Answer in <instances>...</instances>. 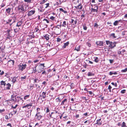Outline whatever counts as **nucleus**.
<instances>
[{
  "label": "nucleus",
  "mask_w": 127,
  "mask_h": 127,
  "mask_svg": "<svg viewBox=\"0 0 127 127\" xmlns=\"http://www.w3.org/2000/svg\"><path fill=\"white\" fill-rule=\"evenodd\" d=\"M28 6L23 3L18 7V10L20 13H24L28 9Z\"/></svg>",
  "instance_id": "1"
},
{
  "label": "nucleus",
  "mask_w": 127,
  "mask_h": 127,
  "mask_svg": "<svg viewBox=\"0 0 127 127\" xmlns=\"http://www.w3.org/2000/svg\"><path fill=\"white\" fill-rule=\"evenodd\" d=\"M106 44L107 45H109L108 47L111 48H112L116 46V42H112L109 40L106 41Z\"/></svg>",
  "instance_id": "2"
},
{
  "label": "nucleus",
  "mask_w": 127,
  "mask_h": 127,
  "mask_svg": "<svg viewBox=\"0 0 127 127\" xmlns=\"http://www.w3.org/2000/svg\"><path fill=\"white\" fill-rule=\"evenodd\" d=\"M27 66V65L26 64H20L19 65H18V67L19 69L21 71H23L24 69Z\"/></svg>",
  "instance_id": "3"
},
{
  "label": "nucleus",
  "mask_w": 127,
  "mask_h": 127,
  "mask_svg": "<svg viewBox=\"0 0 127 127\" xmlns=\"http://www.w3.org/2000/svg\"><path fill=\"white\" fill-rule=\"evenodd\" d=\"M61 25H57L55 27H53V28H55L54 30L57 32L58 33H60L61 30L60 28H61Z\"/></svg>",
  "instance_id": "4"
},
{
  "label": "nucleus",
  "mask_w": 127,
  "mask_h": 127,
  "mask_svg": "<svg viewBox=\"0 0 127 127\" xmlns=\"http://www.w3.org/2000/svg\"><path fill=\"white\" fill-rule=\"evenodd\" d=\"M104 43L103 41H97L95 42V44L97 45V47L103 46Z\"/></svg>",
  "instance_id": "5"
},
{
  "label": "nucleus",
  "mask_w": 127,
  "mask_h": 127,
  "mask_svg": "<svg viewBox=\"0 0 127 127\" xmlns=\"http://www.w3.org/2000/svg\"><path fill=\"white\" fill-rule=\"evenodd\" d=\"M46 91L43 92L41 94H40V96L42 97L44 99L46 97Z\"/></svg>",
  "instance_id": "6"
},
{
  "label": "nucleus",
  "mask_w": 127,
  "mask_h": 127,
  "mask_svg": "<svg viewBox=\"0 0 127 127\" xmlns=\"http://www.w3.org/2000/svg\"><path fill=\"white\" fill-rule=\"evenodd\" d=\"M35 12V10H31L28 12V16H29L32 15L33 14H34Z\"/></svg>",
  "instance_id": "7"
},
{
  "label": "nucleus",
  "mask_w": 127,
  "mask_h": 127,
  "mask_svg": "<svg viewBox=\"0 0 127 127\" xmlns=\"http://www.w3.org/2000/svg\"><path fill=\"white\" fill-rule=\"evenodd\" d=\"M110 37L111 38L114 39L117 38V36L115 35L114 33H112L110 35Z\"/></svg>",
  "instance_id": "8"
},
{
  "label": "nucleus",
  "mask_w": 127,
  "mask_h": 127,
  "mask_svg": "<svg viewBox=\"0 0 127 127\" xmlns=\"http://www.w3.org/2000/svg\"><path fill=\"white\" fill-rule=\"evenodd\" d=\"M32 103H30V104H27L26 105L23 106L22 107L23 108L27 107L28 109H29L30 108H28V107H29L30 106H32Z\"/></svg>",
  "instance_id": "9"
},
{
  "label": "nucleus",
  "mask_w": 127,
  "mask_h": 127,
  "mask_svg": "<svg viewBox=\"0 0 127 127\" xmlns=\"http://www.w3.org/2000/svg\"><path fill=\"white\" fill-rule=\"evenodd\" d=\"M101 119H100L97 120L96 121V124H97L98 125H101L102 124V121H101Z\"/></svg>",
  "instance_id": "10"
},
{
  "label": "nucleus",
  "mask_w": 127,
  "mask_h": 127,
  "mask_svg": "<svg viewBox=\"0 0 127 127\" xmlns=\"http://www.w3.org/2000/svg\"><path fill=\"white\" fill-rule=\"evenodd\" d=\"M67 102V99H65L63 100L62 102L61 105H64Z\"/></svg>",
  "instance_id": "11"
},
{
  "label": "nucleus",
  "mask_w": 127,
  "mask_h": 127,
  "mask_svg": "<svg viewBox=\"0 0 127 127\" xmlns=\"http://www.w3.org/2000/svg\"><path fill=\"white\" fill-rule=\"evenodd\" d=\"M69 43L68 41L64 43V45L62 46L63 48H65L69 44Z\"/></svg>",
  "instance_id": "12"
},
{
  "label": "nucleus",
  "mask_w": 127,
  "mask_h": 127,
  "mask_svg": "<svg viewBox=\"0 0 127 127\" xmlns=\"http://www.w3.org/2000/svg\"><path fill=\"white\" fill-rule=\"evenodd\" d=\"M43 37H45V38L46 39V40H48L49 38L50 35L48 34H46L45 35H44Z\"/></svg>",
  "instance_id": "13"
},
{
  "label": "nucleus",
  "mask_w": 127,
  "mask_h": 127,
  "mask_svg": "<svg viewBox=\"0 0 127 127\" xmlns=\"http://www.w3.org/2000/svg\"><path fill=\"white\" fill-rule=\"evenodd\" d=\"M75 7H76V9H81L82 8L83 6H82L81 5V4H80L78 6H75Z\"/></svg>",
  "instance_id": "14"
},
{
  "label": "nucleus",
  "mask_w": 127,
  "mask_h": 127,
  "mask_svg": "<svg viewBox=\"0 0 127 127\" xmlns=\"http://www.w3.org/2000/svg\"><path fill=\"white\" fill-rule=\"evenodd\" d=\"M95 75V73L93 72H88V76H94Z\"/></svg>",
  "instance_id": "15"
},
{
  "label": "nucleus",
  "mask_w": 127,
  "mask_h": 127,
  "mask_svg": "<svg viewBox=\"0 0 127 127\" xmlns=\"http://www.w3.org/2000/svg\"><path fill=\"white\" fill-rule=\"evenodd\" d=\"M16 98V95L14 96L13 95H12L11 96V99L9 100V101H12L14 102H16L15 100L14 99V98Z\"/></svg>",
  "instance_id": "16"
},
{
  "label": "nucleus",
  "mask_w": 127,
  "mask_h": 127,
  "mask_svg": "<svg viewBox=\"0 0 127 127\" xmlns=\"http://www.w3.org/2000/svg\"><path fill=\"white\" fill-rule=\"evenodd\" d=\"M74 50H76L77 51H79L80 50V46H76Z\"/></svg>",
  "instance_id": "17"
},
{
  "label": "nucleus",
  "mask_w": 127,
  "mask_h": 127,
  "mask_svg": "<svg viewBox=\"0 0 127 127\" xmlns=\"http://www.w3.org/2000/svg\"><path fill=\"white\" fill-rule=\"evenodd\" d=\"M22 24V21H20L18 22L16 25V26L18 27H19L21 26V25Z\"/></svg>",
  "instance_id": "18"
},
{
  "label": "nucleus",
  "mask_w": 127,
  "mask_h": 127,
  "mask_svg": "<svg viewBox=\"0 0 127 127\" xmlns=\"http://www.w3.org/2000/svg\"><path fill=\"white\" fill-rule=\"evenodd\" d=\"M6 86H7L6 87V89L7 90H9L10 89V87H11V84L9 83H8L6 84Z\"/></svg>",
  "instance_id": "19"
},
{
  "label": "nucleus",
  "mask_w": 127,
  "mask_h": 127,
  "mask_svg": "<svg viewBox=\"0 0 127 127\" xmlns=\"http://www.w3.org/2000/svg\"><path fill=\"white\" fill-rule=\"evenodd\" d=\"M117 74V73L116 72H111L110 71L109 72V74L111 75L113 74Z\"/></svg>",
  "instance_id": "20"
},
{
  "label": "nucleus",
  "mask_w": 127,
  "mask_h": 127,
  "mask_svg": "<svg viewBox=\"0 0 127 127\" xmlns=\"http://www.w3.org/2000/svg\"><path fill=\"white\" fill-rule=\"evenodd\" d=\"M59 10L61 12H63L65 14H66L67 13V12L66 11L64 10L63 8H60L59 9Z\"/></svg>",
  "instance_id": "21"
},
{
  "label": "nucleus",
  "mask_w": 127,
  "mask_h": 127,
  "mask_svg": "<svg viewBox=\"0 0 127 127\" xmlns=\"http://www.w3.org/2000/svg\"><path fill=\"white\" fill-rule=\"evenodd\" d=\"M66 26V22L65 21H63V24L61 25V26L65 27Z\"/></svg>",
  "instance_id": "22"
},
{
  "label": "nucleus",
  "mask_w": 127,
  "mask_h": 127,
  "mask_svg": "<svg viewBox=\"0 0 127 127\" xmlns=\"http://www.w3.org/2000/svg\"><path fill=\"white\" fill-rule=\"evenodd\" d=\"M0 84L1 85H4L5 86L6 85L5 82L2 80L0 82Z\"/></svg>",
  "instance_id": "23"
},
{
  "label": "nucleus",
  "mask_w": 127,
  "mask_h": 127,
  "mask_svg": "<svg viewBox=\"0 0 127 127\" xmlns=\"http://www.w3.org/2000/svg\"><path fill=\"white\" fill-rule=\"evenodd\" d=\"M30 96V95H27L25 96L24 98V99L25 100L27 99Z\"/></svg>",
  "instance_id": "24"
},
{
  "label": "nucleus",
  "mask_w": 127,
  "mask_h": 127,
  "mask_svg": "<svg viewBox=\"0 0 127 127\" xmlns=\"http://www.w3.org/2000/svg\"><path fill=\"white\" fill-rule=\"evenodd\" d=\"M96 9L92 8V11H93L94 12H97L98 10V7L97 6L96 7Z\"/></svg>",
  "instance_id": "25"
},
{
  "label": "nucleus",
  "mask_w": 127,
  "mask_h": 127,
  "mask_svg": "<svg viewBox=\"0 0 127 127\" xmlns=\"http://www.w3.org/2000/svg\"><path fill=\"white\" fill-rule=\"evenodd\" d=\"M44 64H40V65L38 66V68H41V66H42L43 67L42 68H43L45 67V66H44Z\"/></svg>",
  "instance_id": "26"
},
{
  "label": "nucleus",
  "mask_w": 127,
  "mask_h": 127,
  "mask_svg": "<svg viewBox=\"0 0 127 127\" xmlns=\"http://www.w3.org/2000/svg\"><path fill=\"white\" fill-rule=\"evenodd\" d=\"M11 8H8L6 9V11L8 13L10 14V13L11 11Z\"/></svg>",
  "instance_id": "27"
},
{
  "label": "nucleus",
  "mask_w": 127,
  "mask_h": 127,
  "mask_svg": "<svg viewBox=\"0 0 127 127\" xmlns=\"http://www.w3.org/2000/svg\"><path fill=\"white\" fill-rule=\"evenodd\" d=\"M36 119L38 120H39L42 117V116L41 115H37L36 116Z\"/></svg>",
  "instance_id": "28"
},
{
  "label": "nucleus",
  "mask_w": 127,
  "mask_h": 127,
  "mask_svg": "<svg viewBox=\"0 0 127 127\" xmlns=\"http://www.w3.org/2000/svg\"><path fill=\"white\" fill-rule=\"evenodd\" d=\"M38 67V66L37 65H36V66H35V67L33 68V71H34V72L33 73H35L36 72L37 70L36 69V68Z\"/></svg>",
  "instance_id": "29"
},
{
  "label": "nucleus",
  "mask_w": 127,
  "mask_h": 127,
  "mask_svg": "<svg viewBox=\"0 0 127 127\" xmlns=\"http://www.w3.org/2000/svg\"><path fill=\"white\" fill-rule=\"evenodd\" d=\"M10 19H12V20H15L16 19V17L14 15L13 16H11L10 17Z\"/></svg>",
  "instance_id": "30"
},
{
  "label": "nucleus",
  "mask_w": 127,
  "mask_h": 127,
  "mask_svg": "<svg viewBox=\"0 0 127 127\" xmlns=\"http://www.w3.org/2000/svg\"><path fill=\"white\" fill-rule=\"evenodd\" d=\"M94 61L96 63H98L99 61L98 58L97 57H95L94 59Z\"/></svg>",
  "instance_id": "31"
},
{
  "label": "nucleus",
  "mask_w": 127,
  "mask_h": 127,
  "mask_svg": "<svg viewBox=\"0 0 127 127\" xmlns=\"http://www.w3.org/2000/svg\"><path fill=\"white\" fill-rule=\"evenodd\" d=\"M8 63H11L12 65H13L14 64V62L13 61L11 60L8 61Z\"/></svg>",
  "instance_id": "32"
},
{
  "label": "nucleus",
  "mask_w": 127,
  "mask_h": 127,
  "mask_svg": "<svg viewBox=\"0 0 127 127\" xmlns=\"http://www.w3.org/2000/svg\"><path fill=\"white\" fill-rule=\"evenodd\" d=\"M16 77H14L12 79V82L13 83H14L16 81Z\"/></svg>",
  "instance_id": "33"
},
{
  "label": "nucleus",
  "mask_w": 127,
  "mask_h": 127,
  "mask_svg": "<svg viewBox=\"0 0 127 127\" xmlns=\"http://www.w3.org/2000/svg\"><path fill=\"white\" fill-rule=\"evenodd\" d=\"M26 76H25L24 77H21V80L23 81H24V80L26 78Z\"/></svg>",
  "instance_id": "34"
},
{
  "label": "nucleus",
  "mask_w": 127,
  "mask_h": 127,
  "mask_svg": "<svg viewBox=\"0 0 127 127\" xmlns=\"http://www.w3.org/2000/svg\"><path fill=\"white\" fill-rule=\"evenodd\" d=\"M119 22V21H115L114 23L113 24L114 26H116L117 25L118 23Z\"/></svg>",
  "instance_id": "35"
},
{
  "label": "nucleus",
  "mask_w": 127,
  "mask_h": 127,
  "mask_svg": "<svg viewBox=\"0 0 127 127\" xmlns=\"http://www.w3.org/2000/svg\"><path fill=\"white\" fill-rule=\"evenodd\" d=\"M122 127H127L126 123L124 122H123Z\"/></svg>",
  "instance_id": "36"
},
{
  "label": "nucleus",
  "mask_w": 127,
  "mask_h": 127,
  "mask_svg": "<svg viewBox=\"0 0 127 127\" xmlns=\"http://www.w3.org/2000/svg\"><path fill=\"white\" fill-rule=\"evenodd\" d=\"M56 100L57 102H60L61 101V99L59 97H58L56 99Z\"/></svg>",
  "instance_id": "37"
},
{
  "label": "nucleus",
  "mask_w": 127,
  "mask_h": 127,
  "mask_svg": "<svg viewBox=\"0 0 127 127\" xmlns=\"http://www.w3.org/2000/svg\"><path fill=\"white\" fill-rule=\"evenodd\" d=\"M4 51V50L2 47H0V53L1 52H3Z\"/></svg>",
  "instance_id": "38"
},
{
  "label": "nucleus",
  "mask_w": 127,
  "mask_h": 127,
  "mask_svg": "<svg viewBox=\"0 0 127 127\" xmlns=\"http://www.w3.org/2000/svg\"><path fill=\"white\" fill-rule=\"evenodd\" d=\"M127 71V67L126 68L122 70H121V72H125Z\"/></svg>",
  "instance_id": "39"
},
{
  "label": "nucleus",
  "mask_w": 127,
  "mask_h": 127,
  "mask_svg": "<svg viewBox=\"0 0 127 127\" xmlns=\"http://www.w3.org/2000/svg\"><path fill=\"white\" fill-rule=\"evenodd\" d=\"M39 30L38 28L35 27V29L34 30V32H38Z\"/></svg>",
  "instance_id": "40"
},
{
  "label": "nucleus",
  "mask_w": 127,
  "mask_h": 127,
  "mask_svg": "<svg viewBox=\"0 0 127 127\" xmlns=\"http://www.w3.org/2000/svg\"><path fill=\"white\" fill-rule=\"evenodd\" d=\"M20 98H17L16 96V98H15V101L18 102L19 101Z\"/></svg>",
  "instance_id": "41"
},
{
  "label": "nucleus",
  "mask_w": 127,
  "mask_h": 127,
  "mask_svg": "<svg viewBox=\"0 0 127 127\" xmlns=\"http://www.w3.org/2000/svg\"><path fill=\"white\" fill-rule=\"evenodd\" d=\"M18 106V104H16L15 106H13L12 105L11 106V108L14 109H15Z\"/></svg>",
  "instance_id": "42"
},
{
  "label": "nucleus",
  "mask_w": 127,
  "mask_h": 127,
  "mask_svg": "<svg viewBox=\"0 0 127 127\" xmlns=\"http://www.w3.org/2000/svg\"><path fill=\"white\" fill-rule=\"evenodd\" d=\"M31 0H24V1L25 2H27L28 3L31 2Z\"/></svg>",
  "instance_id": "43"
},
{
  "label": "nucleus",
  "mask_w": 127,
  "mask_h": 127,
  "mask_svg": "<svg viewBox=\"0 0 127 127\" xmlns=\"http://www.w3.org/2000/svg\"><path fill=\"white\" fill-rule=\"evenodd\" d=\"M34 82L35 83H37L39 81V80L36 78H35V79H34Z\"/></svg>",
  "instance_id": "44"
},
{
  "label": "nucleus",
  "mask_w": 127,
  "mask_h": 127,
  "mask_svg": "<svg viewBox=\"0 0 127 127\" xmlns=\"http://www.w3.org/2000/svg\"><path fill=\"white\" fill-rule=\"evenodd\" d=\"M12 20V19H10H10H8V21L7 22H6V23L7 24H9V23H10L11 22Z\"/></svg>",
  "instance_id": "45"
},
{
  "label": "nucleus",
  "mask_w": 127,
  "mask_h": 127,
  "mask_svg": "<svg viewBox=\"0 0 127 127\" xmlns=\"http://www.w3.org/2000/svg\"><path fill=\"white\" fill-rule=\"evenodd\" d=\"M126 91V90H122L121 91V93L122 94H124L125 93Z\"/></svg>",
  "instance_id": "46"
},
{
  "label": "nucleus",
  "mask_w": 127,
  "mask_h": 127,
  "mask_svg": "<svg viewBox=\"0 0 127 127\" xmlns=\"http://www.w3.org/2000/svg\"><path fill=\"white\" fill-rule=\"evenodd\" d=\"M83 29L85 30H86L87 29V27L85 25H83Z\"/></svg>",
  "instance_id": "47"
},
{
  "label": "nucleus",
  "mask_w": 127,
  "mask_h": 127,
  "mask_svg": "<svg viewBox=\"0 0 127 127\" xmlns=\"http://www.w3.org/2000/svg\"><path fill=\"white\" fill-rule=\"evenodd\" d=\"M86 44H87V45L89 47H90L91 46V44L88 42H86Z\"/></svg>",
  "instance_id": "48"
},
{
  "label": "nucleus",
  "mask_w": 127,
  "mask_h": 127,
  "mask_svg": "<svg viewBox=\"0 0 127 127\" xmlns=\"http://www.w3.org/2000/svg\"><path fill=\"white\" fill-rule=\"evenodd\" d=\"M4 73V72L3 71H1V70H0V75H2Z\"/></svg>",
  "instance_id": "49"
},
{
  "label": "nucleus",
  "mask_w": 127,
  "mask_h": 127,
  "mask_svg": "<svg viewBox=\"0 0 127 127\" xmlns=\"http://www.w3.org/2000/svg\"><path fill=\"white\" fill-rule=\"evenodd\" d=\"M5 111V109H2L0 110V113H2L3 112Z\"/></svg>",
  "instance_id": "50"
},
{
  "label": "nucleus",
  "mask_w": 127,
  "mask_h": 127,
  "mask_svg": "<svg viewBox=\"0 0 127 127\" xmlns=\"http://www.w3.org/2000/svg\"><path fill=\"white\" fill-rule=\"evenodd\" d=\"M55 18V17L53 16H52L50 18V19H51L52 20H54Z\"/></svg>",
  "instance_id": "51"
},
{
  "label": "nucleus",
  "mask_w": 127,
  "mask_h": 127,
  "mask_svg": "<svg viewBox=\"0 0 127 127\" xmlns=\"http://www.w3.org/2000/svg\"><path fill=\"white\" fill-rule=\"evenodd\" d=\"M88 123L87 124H89V123H90V121L89 120H87V121H85L84 122V124H86V123Z\"/></svg>",
  "instance_id": "52"
},
{
  "label": "nucleus",
  "mask_w": 127,
  "mask_h": 127,
  "mask_svg": "<svg viewBox=\"0 0 127 127\" xmlns=\"http://www.w3.org/2000/svg\"><path fill=\"white\" fill-rule=\"evenodd\" d=\"M7 126L8 127H12L11 124L10 123L8 124L7 125Z\"/></svg>",
  "instance_id": "53"
},
{
  "label": "nucleus",
  "mask_w": 127,
  "mask_h": 127,
  "mask_svg": "<svg viewBox=\"0 0 127 127\" xmlns=\"http://www.w3.org/2000/svg\"><path fill=\"white\" fill-rule=\"evenodd\" d=\"M98 25H97V24L96 23H95L94 24V27H96L97 28L98 27Z\"/></svg>",
  "instance_id": "54"
},
{
  "label": "nucleus",
  "mask_w": 127,
  "mask_h": 127,
  "mask_svg": "<svg viewBox=\"0 0 127 127\" xmlns=\"http://www.w3.org/2000/svg\"><path fill=\"white\" fill-rule=\"evenodd\" d=\"M61 40V39L59 38H58L57 39V41L58 42H60Z\"/></svg>",
  "instance_id": "55"
},
{
  "label": "nucleus",
  "mask_w": 127,
  "mask_h": 127,
  "mask_svg": "<svg viewBox=\"0 0 127 127\" xmlns=\"http://www.w3.org/2000/svg\"><path fill=\"white\" fill-rule=\"evenodd\" d=\"M74 23H73V25H75L77 23V20H75L74 21Z\"/></svg>",
  "instance_id": "56"
},
{
  "label": "nucleus",
  "mask_w": 127,
  "mask_h": 127,
  "mask_svg": "<svg viewBox=\"0 0 127 127\" xmlns=\"http://www.w3.org/2000/svg\"><path fill=\"white\" fill-rule=\"evenodd\" d=\"M45 5H46V6L45 7V8H46L49 6V3H47V4H45Z\"/></svg>",
  "instance_id": "57"
},
{
  "label": "nucleus",
  "mask_w": 127,
  "mask_h": 127,
  "mask_svg": "<svg viewBox=\"0 0 127 127\" xmlns=\"http://www.w3.org/2000/svg\"><path fill=\"white\" fill-rule=\"evenodd\" d=\"M111 84H112L113 85H114L115 86H117V84L116 83H115V84L113 82H112L111 83Z\"/></svg>",
  "instance_id": "58"
},
{
  "label": "nucleus",
  "mask_w": 127,
  "mask_h": 127,
  "mask_svg": "<svg viewBox=\"0 0 127 127\" xmlns=\"http://www.w3.org/2000/svg\"><path fill=\"white\" fill-rule=\"evenodd\" d=\"M109 61L110 63L111 64H112L114 60H109Z\"/></svg>",
  "instance_id": "59"
},
{
  "label": "nucleus",
  "mask_w": 127,
  "mask_h": 127,
  "mask_svg": "<svg viewBox=\"0 0 127 127\" xmlns=\"http://www.w3.org/2000/svg\"><path fill=\"white\" fill-rule=\"evenodd\" d=\"M49 108L48 107H47L46 108V112L48 113L49 112Z\"/></svg>",
  "instance_id": "60"
},
{
  "label": "nucleus",
  "mask_w": 127,
  "mask_h": 127,
  "mask_svg": "<svg viewBox=\"0 0 127 127\" xmlns=\"http://www.w3.org/2000/svg\"><path fill=\"white\" fill-rule=\"evenodd\" d=\"M43 21H46L47 23H49V21L46 19H44L43 20Z\"/></svg>",
  "instance_id": "61"
},
{
  "label": "nucleus",
  "mask_w": 127,
  "mask_h": 127,
  "mask_svg": "<svg viewBox=\"0 0 127 127\" xmlns=\"http://www.w3.org/2000/svg\"><path fill=\"white\" fill-rule=\"evenodd\" d=\"M11 31V30H9L7 31V32H8V35H10L9 32H10V31Z\"/></svg>",
  "instance_id": "62"
},
{
  "label": "nucleus",
  "mask_w": 127,
  "mask_h": 127,
  "mask_svg": "<svg viewBox=\"0 0 127 127\" xmlns=\"http://www.w3.org/2000/svg\"><path fill=\"white\" fill-rule=\"evenodd\" d=\"M111 88H112V87H111V86H110V85H109L108 87V89L109 90L111 89Z\"/></svg>",
  "instance_id": "63"
},
{
  "label": "nucleus",
  "mask_w": 127,
  "mask_h": 127,
  "mask_svg": "<svg viewBox=\"0 0 127 127\" xmlns=\"http://www.w3.org/2000/svg\"><path fill=\"white\" fill-rule=\"evenodd\" d=\"M46 72H45V71H43L42 72V74H46Z\"/></svg>",
  "instance_id": "64"
}]
</instances>
